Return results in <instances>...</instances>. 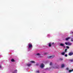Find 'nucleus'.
Listing matches in <instances>:
<instances>
[{
    "instance_id": "1",
    "label": "nucleus",
    "mask_w": 73,
    "mask_h": 73,
    "mask_svg": "<svg viewBox=\"0 0 73 73\" xmlns=\"http://www.w3.org/2000/svg\"><path fill=\"white\" fill-rule=\"evenodd\" d=\"M28 49H31V48H32V43H29L28 44Z\"/></svg>"
},
{
    "instance_id": "2",
    "label": "nucleus",
    "mask_w": 73,
    "mask_h": 73,
    "mask_svg": "<svg viewBox=\"0 0 73 73\" xmlns=\"http://www.w3.org/2000/svg\"><path fill=\"white\" fill-rule=\"evenodd\" d=\"M54 57H55L54 55H52L48 56V58H54Z\"/></svg>"
},
{
    "instance_id": "3",
    "label": "nucleus",
    "mask_w": 73,
    "mask_h": 73,
    "mask_svg": "<svg viewBox=\"0 0 73 73\" xmlns=\"http://www.w3.org/2000/svg\"><path fill=\"white\" fill-rule=\"evenodd\" d=\"M58 66L56 64L55 65L54 67H53V68H54V69H56L58 68Z\"/></svg>"
},
{
    "instance_id": "4",
    "label": "nucleus",
    "mask_w": 73,
    "mask_h": 73,
    "mask_svg": "<svg viewBox=\"0 0 73 73\" xmlns=\"http://www.w3.org/2000/svg\"><path fill=\"white\" fill-rule=\"evenodd\" d=\"M65 44L66 45H71L72 44V43H70L69 42H66L65 43Z\"/></svg>"
},
{
    "instance_id": "5",
    "label": "nucleus",
    "mask_w": 73,
    "mask_h": 73,
    "mask_svg": "<svg viewBox=\"0 0 73 73\" xmlns=\"http://www.w3.org/2000/svg\"><path fill=\"white\" fill-rule=\"evenodd\" d=\"M40 67L41 68H42L44 67V64H41L40 66Z\"/></svg>"
},
{
    "instance_id": "6",
    "label": "nucleus",
    "mask_w": 73,
    "mask_h": 73,
    "mask_svg": "<svg viewBox=\"0 0 73 73\" xmlns=\"http://www.w3.org/2000/svg\"><path fill=\"white\" fill-rule=\"evenodd\" d=\"M17 72V70H15L12 72V73H16Z\"/></svg>"
},
{
    "instance_id": "7",
    "label": "nucleus",
    "mask_w": 73,
    "mask_h": 73,
    "mask_svg": "<svg viewBox=\"0 0 73 73\" xmlns=\"http://www.w3.org/2000/svg\"><path fill=\"white\" fill-rule=\"evenodd\" d=\"M60 45L61 46H64V48H65V46H64V44L63 43H60Z\"/></svg>"
},
{
    "instance_id": "8",
    "label": "nucleus",
    "mask_w": 73,
    "mask_h": 73,
    "mask_svg": "<svg viewBox=\"0 0 73 73\" xmlns=\"http://www.w3.org/2000/svg\"><path fill=\"white\" fill-rule=\"evenodd\" d=\"M48 45L49 47H50L52 46V43H49L48 44Z\"/></svg>"
},
{
    "instance_id": "9",
    "label": "nucleus",
    "mask_w": 73,
    "mask_h": 73,
    "mask_svg": "<svg viewBox=\"0 0 73 73\" xmlns=\"http://www.w3.org/2000/svg\"><path fill=\"white\" fill-rule=\"evenodd\" d=\"M69 39H70V37L67 38H66V41H68Z\"/></svg>"
},
{
    "instance_id": "10",
    "label": "nucleus",
    "mask_w": 73,
    "mask_h": 73,
    "mask_svg": "<svg viewBox=\"0 0 73 73\" xmlns=\"http://www.w3.org/2000/svg\"><path fill=\"white\" fill-rule=\"evenodd\" d=\"M73 54V53L71 52L69 54V56H72Z\"/></svg>"
},
{
    "instance_id": "11",
    "label": "nucleus",
    "mask_w": 73,
    "mask_h": 73,
    "mask_svg": "<svg viewBox=\"0 0 73 73\" xmlns=\"http://www.w3.org/2000/svg\"><path fill=\"white\" fill-rule=\"evenodd\" d=\"M27 65L28 66H30V65H31V64L29 63L27 64Z\"/></svg>"
},
{
    "instance_id": "12",
    "label": "nucleus",
    "mask_w": 73,
    "mask_h": 73,
    "mask_svg": "<svg viewBox=\"0 0 73 73\" xmlns=\"http://www.w3.org/2000/svg\"><path fill=\"white\" fill-rule=\"evenodd\" d=\"M65 53V52H62L61 53V54H62V55H64Z\"/></svg>"
},
{
    "instance_id": "13",
    "label": "nucleus",
    "mask_w": 73,
    "mask_h": 73,
    "mask_svg": "<svg viewBox=\"0 0 73 73\" xmlns=\"http://www.w3.org/2000/svg\"><path fill=\"white\" fill-rule=\"evenodd\" d=\"M47 36L48 37H51V35H50V34H48Z\"/></svg>"
},
{
    "instance_id": "14",
    "label": "nucleus",
    "mask_w": 73,
    "mask_h": 73,
    "mask_svg": "<svg viewBox=\"0 0 73 73\" xmlns=\"http://www.w3.org/2000/svg\"><path fill=\"white\" fill-rule=\"evenodd\" d=\"M65 66L64 64H63L62 65L61 67L62 68H64Z\"/></svg>"
},
{
    "instance_id": "15",
    "label": "nucleus",
    "mask_w": 73,
    "mask_h": 73,
    "mask_svg": "<svg viewBox=\"0 0 73 73\" xmlns=\"http://www.w3.org/2000/svg\"><path fill=\"white\" fill-rule=\"evenodd\" d=\"M11 61L12 62H14V61H15V60H14V59H12Z\"/></svg>"
},
{
    "instance_id": "16",
    "label": "nucleus",
    "mask_w": 73,
    "mask_h": 73,
    "mask_svg": "<svg viewBox=\"0 0 73 73\" xmlns=\"http://www.w3.org/2000/svg\"><path fill=\"white\" fill-rule=\"evenodd\" d=\"M30 62L31 63H35V61H31Z\"/></svg>"
},
{
    "instance_id": "17",
    "label": "nucleus",
    "mask_w": 73,
    "mask_h": 73,
    "mask_svg": "<svg viewBox=\"0 0 73 73\" xmlns=\"http://www.w3.org/2000/svg\"><path fill=\"white\" fill-rule=\"evenodd\" d=\"M73 69L72 70H70L69 71V72H73Z\"/></svg>"
},
{
    "instance_id": "18",
    "label": "nucleus",
    "mask_w": 73,
    "mask_h": 73,
    "mask_svg": "<svg viewBox=\"0 0 73 73\" xmlns=\"http://www.w3.org/2000/svg\"><path fill=\"white\" fill-rule=\"evenodd\" d=\"M70 61L71 62H73V59L70 60Z\"/></svg>"
},
{
    "instance_id": "19",
    "label": "nucleus",
    "mask_w": 73,
    "mask_h": 73,
    "mask_svg": "<svg viewBox=\"0 0 73 73\" xmlns=\"http://www.w3.org/2000/svg\"><path fill=\"white\" fill-rule=\"evenodd\" d=\"M52 45H53V46H54V42H52Z\"/></svg>"
},
{
    "instance_id": "20",
    "label": "nucleus",
    "mask_w": 73,
    "mask_h": 73,
    "mask_svg": "<svg viewBox=\"0 0 73 73\" xmlns=\"http://www.w3.org/2000/svg\"><path fill=\"white\" fill-rule=\"evenodd\" d=\"M36 55H37V56H40V54L39 53H38L36 54Z\"/></svg>"
},
{
    "instance_id": "21",
    "label": "nucleus",
    "mask_w": 73,
    "mask_h": 73,
    "mask_svg": "<svg viewBox=\"0 0 73 73\" xmlns=\"http://www.w3.org/2000/svg\"><path fill=\"white\" fill-rule=\"evenodd\" d=\"M67 51V49H65V52H65V53Z\"/></svg>"
},
{
    "instance_id": "22",
    "label": "nucleus",
    "mask_w": 73,
    "mask_h": 73,
    "mask_svg": "<svg viewBox=\"0 0 73 73\" xmlns=\"http://www.w3.org/2000/svg\"><path fill=\"white\" fill-rule=\"evenodd\" d=\"M66 47L68 49H69V46H66Z\"/></svg>"
},
{
    "instance_id": "23",
    "label": "nucleus",
    "mask_w": 73,
    "mask_h": 73,
    "mask_svg": "<svg viewBox=\"0 0 73 73\" xmlns=\"http://www.w3.org/2000/svg\"><path fill=\"white\" fill-rule=\"evenodd\" d=\"M52 65V63L50 62V65Z\"/></svg>"
},
{
    "instance_id": "24",
    "label": "nucleus",
    "mask_w": 73,
    "mask_h": 73,
    "mask_svg": "<svg viewBox=\"0 0 73 73\" xmlns=\"http://www.w3.org/2000/svg\"><path fill=\"white\" fill-rule=\"evenodd\" d=\"M36 72H37V73H39V70L37 71H36Z\"/></svg>"
},
{
    "instance_id": "25",
    "label": "nucleus",
    "mask_w": 73,
    "mask_h": 73,
    "mask_svg": "<svg viewBox=\"0 0 73 73\" xmlns=\"http://www.w3.org/2000/svg\"><path fill=\"white\" fill-rule=\"evenodd\" d=\"M0 69H1V65H0Z\"/></svg>"
},
{
    "instance_id": "26",
    "label": "nucleus",
    "mask_w": 73,
    "mask_h": 73,
    "mask_svg": "<svg viewBox=\"0 0 73 73\" xmlns=\"http://www.w3.org/2000/svg\"><path fill=\"white\" fill-rule=\"evenodd\" d=\"M65 57H67V54H65Z\"/></svg>"
},
{
    "instance_id": "27",
    "label": "nucleus",
    "mask_w": 73,
    "mask_h": 73,
    "mask_svg": "<svg viewBox=\"0 0 73 73\" xmlns=\"http://www.w3.org/2000/svg\"><path fill=\"white\" fill-rule=\"evenodd\" d=\"M71 41H73V39H71Z\"/></svg>"
},
{
    "instance_id": "28",
    "label": "nucleus",
    "mask_w": 73,
    "mask_h": 73,
    "mask_svg": "<svg viewBox=\"0 0 73 73\" xmlns=\"http://www.w3.org/2000/svg\"><path fill=\"white\" fill-rule=\"evenodd\" d=\"M68 69H69V68H66V70H68Z\"/></svg>"
},
{
    "instance_id": "29",
    "label": "nucleus",
    "mask_w": 73,
    "mask_h": 73,
    "mask_svg": "<svg viewBox=\"0 0 73 73\" xmlns=\"http://www.w3.org/2000/svg\"><path fill=\"white\" fill-rule=\"evenodd\" d=\"M60 60H61V61H62V59H60Z\"/></svg>"
},
{
    "instance_id": "30",
    "label": "nucleus",
    "mask_w": 73,
    "mask_h": 73,
    "mask_svg": "<svg viewBox=\"0 0 73 73\" xmlns=\"http://www.w3.org/2000/svg\"><path fill=\"white\" fill-rule=\"evenodd\" d=\"M72 33H73V32H72Z\"/></svg>"
}]
</instances>
